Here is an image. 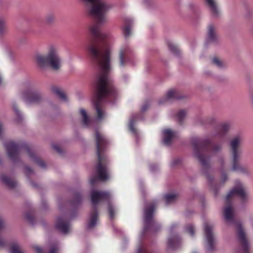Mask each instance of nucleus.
Segmentation results:
<instances>
[{"label":"nucleus","mask_w":253,"mask_h":253,"mask_svg":"<svg viewBox=\"0 0 253 253\" xmlns=\"http://www.w3.org/2000/svg\"><path fill=\"white\" fill-rule=\"evenodd\" d=\"M222 150V144L221 143L213 144L211 145V150L212 154L215 155Z\"/></svg>","instance_id":"nucleus-27"},{"label":"nucleus","mask_w":253,"mask_h":253,"mask_svg":"<svg viewBox=\"0 0 253 253\" xmlns=\"http://www.w3.org/2000/svg\"><path fill=\"white\" fill-rule=\"evenodd\" d=\"M243 141V137L240 134L234 136L229 141V147L232 155L231 170L241 173L248 174L247 168L242 166L239 163L242 151L240 146Z\"/></svg>","instance_id":"nucleus-8"},{"label":"nucleus","mask_w":253,"mask_h":253,"mask_svg":"<svg viewBox=\"0 0 253 253\" xmlns=\"http://www.w3.org/2000/svg\"><path fill=\"white\" fill-rule=\"evenodd\" d=\"M182 98V97L179 94V92L177 90L171 89L168 91L164 97L159 99L158 103L160 105H162L166 103L167 102L180 99Z\"/></svg>","instance_id":"nucleus-15"},{"label":"nucleus","mask_w":253,"mask_h":253,"mask_svg":"<svg viewBox=\"0 0 253 253\" xmlns=\"http://www.w3.org/2000/svg\"><path fill=\"white\" fill-rule=\"evenodd\" d=\"M21 98L28 104H40L44 98L42 93L38 90H26L21 92Z\"/></svg>","instance_id":"nucleus-10"},{"label":"nucleus","mask_w":253,"mask_h":253,"mask_svg":"<svg viewBox=\"0 0 253 253\" xmlns=\"http://www.w3.org/2000/svg\"><path fill=\"white\" fill-rule=\"evenodd\" d=\"M26 218L27 220L32 224H34V217L31 214L28 213L26 214Z\"/></svg>","instance_id":"nucleus-41"},{"label":"nucleus","mask_w":253,"mask_h":253,"mask_svg":"<svg viewBox=\"0 0 253 253\" xmlns=\"http://www.w3.org/2000/svg\"><path fill=\"white\" fill-rule=\"evenodd\" d=\"M52 148L53 149L56 151L59 154H62L63 153V151L62 150V149L61 148V147L58 145H56V144H55V145H52Z\"/></svg>","instance_id":"nucleus-40"},{"label":"nucleus","mask_w":253,"mask_h":253,"mask_svg":"<svg viewBox=\"0 0 253 253\" xmlns=\"http://www.w3.org/2000/svg\"><path fill=\"white\" fill-rule=\"evenodd\" d=\"M237 196L242 204L248 202L250 198V193L248 188L242 183L239 182L228 193L225 198V207L223 210L224 218L229 225H234L236 227V235L240 244L239 248L235 253H250V246L245 230L236 218L232 199Z\"/></svg>","instance_id":"nucleus-1"},{"label":"nucleus","mask_w":253,"mask_h":253,"mask_svg":"<svg viewBox=\"0 0 253 253\" xmlns=\"http://www.w3.org/2000/svg\"><path fill=\"white\" fill-rule=\"evenodd\" d=\"M12 107L15 112L16 114L17 115V117L19 118V119H21L22 117V115L21 114L20 111L18 110L17 106L15 103H12Z\"/></svg>","instance_id":"nucleus-37"},{"label":"nucleus","mask_w":253,"mask_h":253,"mask_svg":"<svg viewBox=\"0 0 253 253\" xmlns=\"http://www.w3.org/2000/svg\"><path fill=\"white\" fill-rule=\"evenodd\" d=\"M96 153L98 163L96 166L97 176H93L90 179V183L93 185L98 180L105 181L108 178V169L106 165L108 163L107 156L104 154L108 141L105 137L97 130L95 132Z\"/></svg>","instance_id":"nucleus-4"},{"label":"nucleus","mask_w":253,"mask_h":253,"mask_svg":"<svg viewBox=\"0 0 253 253\" xmlns=\"http://www.w3.org/2000/svg\"><path fill=\"white\" fill-rule=\"evenodd\" d=\"M55 19V15L52 13H48L45 17V22L48 24H52Z\"/></svg>","instance_id":"nucleus-32"},{"label":"nucleus","mask_w":253,"mask_h":253,"mask_svg":"<svg viewBox=\"0 0 253 253\" xmlns=\"http://www.w3.org/2000/svg\"><path fill=\"white\" fill-rule=\"evenodd\" d=\"M59 247L57 245L52 246L49 251V253H58Z\"/></svg>","instance_id":"nucleus-38"},{"label":"nucleus","mask_w":253,"mask_h":253,"mask_svg":"<svg viewBox=\"0 0 253 253\" xmlns=\"http://www.w3.org/2000/svg\"><path fill=\"white\" fill-rule=\"evenodd\" d=\"M51 91L56 94L59 98H60L61 100L66 101H67V97L64 92L59 87L52 86L50 88Z\"/></svg>","instance_id":"nucleus-24"},{"label":"nucleus","mask_w":253,"mask_h":253,"mask_svg":"<svg viewBox=\"0 0 253 253\" xmlns=\"http://www.w3.org/2000/svg\"><path fill=\"white\" fill-rule=\"evenodd\" d=\"M177 195L173 193H169L164 196V198L166 205H169L175 201Z\"/></svg>","instance_id":"nucleus-26"},{"label":"nucleus","mask_w":253,"mask_h":253,"mask_svg":"<svg viewBox=\"0 0 253 253\" xmlns=\"http://www.w3.org/2000/svg\"><path fill=\"white\" fill-rule=\"evenodd\" d=\"M22 249L17 243H13L10 248V253H22Z\"/></svg>","instance_id":"nucleus-28"},{"label":"nucleus","mask_w":253,"mask_h":253,"mask_svg":"<svg viewBox=\"0 0 253 253\" xmlns=\"http://www.w3.org/2000/svg\"><path fill=\"white\" fill-rule=\"evenodd\" d=\"M231 125L229 123H223L220 124L216 129V135L219 137L223 136L229 130Z\"/></svg>","instance_id":"nucleus-21"},{"label":"nucleus","mask_w":253,"mask_h":253,"mask_svg":"<svg viewBox=\"0 0 253 253\" xmlns=\"http://www.w3.org/2000/svg\"><path fill=\"white\" fill-rule=\"evenodd\" d=\"M212 63L219 68H223L226 67L225 64L217 57H214L212 59Z\"/></svg>","instance_id":"nucleus-29"},{"label":"nucleus","mask_w":253,"mask_h":253,"mask_svg":"<svg viewBox=\"0 0 253 253\" xmlns=\"http://www.w3.org/2000/svg\"><path fill=\"white\" fill-rule=\"evenodd\" d=\"M163 143L166 145H169L172 139L176 136V132L170 129H165L163 131Z\"/></svg>","instance_id":"nucleus-20"},{"label":"nucleus","mask_w":253,"mask_h":253,"mask_svg":"<svg viewBox=\"0 0 253 253\" xmlns=\"http://www.w3.org/2000/svg\"><path fill=\"white\" fill-rule=\"evenodd\" d=\"M5 226V224L3 220L0 217V231L2 230ZM4 245V241L0 238V246H3Z\"/></svg>","instance_id":"nucleus-35"},{"label":"nucleus","mask_w":253,"mask_h":253,"mask_svg":"<svg viewBox=\"0 0 253 253\" xmlns=\"http://www.w3.org/2000/svg\"><path fill=\"white\" fill-rule=\"evenodd\" d=\"M177 225L172 224L169 229V237L168 239V251H174L178 248L181 243V240L179 236L174 232V230L176 228Z\"/></svg>","instance_id":"nucleus-12"},{"label":"nucleus","mask_w":253,"mask_h":253,"mask_svg":"<svg viewBox=\"0 0 253 253\" xmlns=\"http://www.w3.org/2000/svg\"><path fill=\"white\" fill-rule=\"evenodd\" d=\"M180 162L181 160L180 159L176 158L172 161V162H171V166L172 167H174L180 164Z\"/></svg>","instance_id":"nucleus-43"},{"label":"nucleus","mask_w":253,"mask_h":253,"mask_svg":"<svg viewBox=\"0 0 253 253\" xmlns=\"http://www.w3.org/2000/svg\"><path fill=\"white\" fill-rule=\"evenodd\" d=\"M207 39L208 42L214 43H217L220 41L219 37L217 33L216 27L212 24L208 25Z\"/></svg>","instance_id":"nucleus-17"},{"label":"nucleus","mask_w":253,"mask_h":253,"mask_svg":"<svg viewBox=\"0 0 253 253\" xmlns=\"http://www.w3.org/2000/svg\"><path fill=\"white\" fill-rule=\"evenodd\" d=\"M111 195L108 192L92 190L90 193V197L92 209L90 211L87 229L93 228L97 223L98 212L97 205L100 202L106 200L108 201V211L110 218L113 219L115 216V209L113 204L109 201Z\"/></svg>","instance_id":"nucleus-5"},{"label":"nucleus","mask_w":253,"mask_h":253,"mask_svg":"<svg viewBox=\"0 0 253 253\" xmlns=\"http://www.w3.org/2000/svg\"><path fill=\"white\" fill-rule=\"evenodd\" d=\"M1 179L2 182L9 188H13L17 186L16 181L6 175H2L1 176Z\"/></svg>","instance_id":"nucleus-23"},{"label":"nucleus","mask_w":253,"mask_h":253,"mask_svg":"<svg viewBox=\"0 0 253 253\" xmlns=\"http://www.w3.org/2000/svg\"><path fill=\"white\" fill-rule=\"evenodd\" d=\"M249 94H250L251 103L253 105V90H252L250 91Z\"/></svg>","instance_id":"nucleus-47"},{"label":"nucleus","mask_w":253,"mask_h":253,"mask_svg":"<svg viewBox=\"0 0 253 253\" xmlns=\"http://www.w3.org/2000/svg\"><path fill=\"white\" fill-rule=\"evenodd\" d=\"M4 147L6 150L7 155L11 160L14 162L19 160V152L21 149L23 148L22 146L13 141H9L4 143ZM23 148L34 162L37 164L42 169L46 168L45 163L34 154L29 146L25 145Z\"/></svg>","instance_id":"nucleus-7"},{"label":"nucleus","mask_w":253,"mask_h":253,"mask_svg":"<svg viewBox=\"0 0 253 253\" xmlns=\"http://www.w3.org/2000/svg\"><path fill=\"white\" fill-rule=\"evenodd\" d=\"M6 31V27L4 21L0 18V35L4 33Z\"/></svg>","instance_id":"nucleus-34"},{"label":"nucleus","mask_w":253,"mask_h":253,"mask_svg":"<svg viewBox=\"0 0 253 253\" xmlns=\"http://www.w3.org/2000/svg\"><path fill=\"white\" fill-rule=\"evenodd\" d=\"M193 253H197L196 252H194Z\"/></svg>","instance_id":"nucleus-51"},{"label":"nucleus","mask_w":253,"mask_h":253,"mask_svg":"<svg viewBox=\"0 0 253 253\" xmlns=\"http://www.w3.org/2000/svg\"><path fill=\"white\" fill-rule=\"evenodd\" d=\"M80 112L83 125L84 126H88L90 123V120L88 117L85 110L84 109H81Z\"/></svg>","instance_id":"nucleus-25"},{"label":"nucleus","mask_w":253,"mask_h":253,"mask_svg":"<svg viewBox=\"0 0 253 253\" xmlns=\"http://www.w3.org/2000/svg\"><path fill=\"white\" fill-rule=\"evenodd\" d=\"M82 201V197L79 193H76L74 194V199L72 203V205L75 207L79 205Z\"/></svg>","instance_id":"nucleus-30"},{"label":"nucleus","mask_w":253,"mask_h":253,"mask_svg":"<svg viewBox=\"0 0 253 253\" xmlns=\"http://www.w3.org/2000/svg\"><path fill=\"white\" fill-rule=\"evenodd\" d=\"M213 190H214V194H215V195H216V190H214V189Z\"/></svg>","instance_id":"nucleus-50"},{"label":"nucleus","mask_w":253,"mask_h":253,"mask_svg":"<svg viewBox=\"0 0 253 253\" xmlns=\"http://www.w3.org/2000/svg\"><path fill=\"white\" fill-rule=\"evenodd\" d=\"M150 168L152 171H155L158 169V166L157 165H152Z\"/></svg>","instance_id":"nucleus-45"},{"label":"nucleus","mask_w":253,"mask_h":253,"mask_svg":"<svg viewBox=\"0 0 253 253\" xmlns=\"http://www.w3.org/2000/svg\"><path fill=\"white\" fill-rule=\"evenodd\" d=\"M56 228L62 233L66 234L70 230L69 221L65 216L59 217L56 223Z\"/></svg>","instance_id":"nucleus-16"},{"label":"nucleus","mask_w":253,"mask_h":253,"mask_svg":"<svg viewBox=\"0 0 253 253\" xmlns=\"http://www.w3.org/2000/svg\"><path fill=\"white\" fill-rule=\"evenodd\" d=\"M150 104L148 102H145L143 104L141 108V111L142 112H145L149 107Z\"/></svg>","instance_id":"nucleus-42"},{"label":"nucleus","mask_w":253,"mask_h":253,"mask_svg":"<svg viewBox=\"0 0 253 253\" xmlns=\"http://www.w3.org/2000/svg\"><path fill=\"white\" fill-rule=\"evenodd\" d=\"M133 20L129 16L124 17V24L123 26V31L125 38H127L130 35L131 29L133 26Z\"/></svg>","instance_id":"nucleus-19"},{"label":"nucleus","mask_w":253,"mask_h":253,"mask_svg":"<svg viewBox=\"0 0 253 253\" xmlns=\"http://www.w3.org/2000/svg\"><path fill=\"white\" fill-rule=\"evenodd\" d=\"M34 248L35 249L36 252L37 253H42V249L40 247H38V246H35L34 247Z\"/></svg>","instance_id":"nucleus-46"},{"label":"nucleus","mask_w":253,"mask_h":253,"mask_svg":"<svg viewBox=\"0 0 253 253\" xmlns=\"http://www.w3.org/2000/svg\"><path fill=\"white\" fill-rule=\"evenodd\" d=\"M4 127L3 126L2 124L0 121V137H1L2 136V135H3V134L4 133Z\"/></svg>","instance_id":"nucleus-44"},{"label":"nucleus","mask_w":253,"mask_h":253,"mask_svg":"<svg viewBox=\"0 0 253 253\" xmlns=\"http://www.w3.org/2000/svg\"><path fill=\"white\" fill-rule=\"evenodd\" d=\"M80 0L84 4L88 14L96 21L89 28L93 38H109V34L100 31V26L106 22V13L112 7L111 5L104 0Z\"/></svg>","instance_id":"nucleus-2"},{"label":"nucleus","mask_w":253,"mask_h":253,"mask_svg":"<svg viewBox=\"0 0 253 253\" xmlns=\"http://www.w3.org/2000/svg\"><path fill=\"white\" fill-rule=\"evenodd\" d=\"M157 202H151L146 205L144 210V220L145 226L143 230L144 234L148 230L155 232L161 229V226L153 217L155 210H156Z\"/></svg>","instance_id":"nucleus-9"},{"label":"nucleus","mask_w":253,"mask_h":253,"mask_svg":"<svg viewBox=\"0 0 253 253\" xmlns=\"http://www.w3.org/2000/svg\"><path fill=\"white\" fill-rule=\"evenodd\" d=\"M37 66L42 70L50 66L54 70H59L61 67L62 60L58 53L57 48L50 45L46 54H38L35 57Z\"/></svg>","instance_id":"nucleus-6"},{"label":"nucleus","mask_w":253,"mask_h":253,"mask_svg":"<svg viewBox=\"0 0 253 253\" xmlns=\"http://www.w3.org/2000/svg\"><path fill=\"white\" fill-rule=\"evenodd\" d=\"M186 115V111L184 110H180L176 115L177 119L181 123Z\"/></svg>","instance_id":"nucleus-33"},{"label":"nucleus","mask_w":253,"mask_h":253,"mask_svg":"<svg viewBox=\"0 0 253 253\" xmlns=\"http://www.w3.org/2000/svg\"><path fill=\"white\" fill-rule=\"evenodd\" d=\"M31 184L34 187H37L38 186L37 184L34 183L32 181H31Z\"/></svg>","instance_id":"nucleus-48"},{"label":"nucleus","mask_w":253,"mask_h":253,"mask_svg":"<svg viewBox=\"0 0 253 253\" xmlns=\"http://www.w3.org/2000/svg\"><path fill=\"white\" fill-rule=\"evenodd\" d=\"M204 229L207 240L206 246V252L207 253H212L215 251V239L213 232V225L208 223H205Z\"/></svg>","instance_id":"nucleus-11"},{"label":"nucleus","mask_w":253,"mask_h":253,"mask_svg":"<svg viewBox=\"0 0 253 253\" xmlns=\"http://www.w3.org/2000/svg\"><path fill=\"white\" fill-rule=\"evenodd\" d=\"M148 1L149 0H144V2L146 4L148 2Z\"/></svg>","instance_id":"nucleus-49"},{"label":"nucleus","mask_w":253,"mask_h":253,"mask_svg":"<svg viewBox=\"0 0 253 253\" xmlns=\"http://www.w3.org/2000/svg\"><path fill=\"white\" fill-rule=\"evenodd\" d=\"M168 46L169 47V49L174 54L178 55L179 53V49H178L177 46L171 42H168Z\"/></svg>","instance_id":"nucleus-31"},{"label":"nucleus","mask_w":253,"mask_h":253,"mask_svg":"<svg viewBox=\"0 0 253 253\" xmlns=\"http://www.w3.org/2000/svg\"><path fill=\"white\" fill-rule=\"evenodd\" d=\"M191 143L193 148V155L201 166V171L206 177L209 182L213 180L212 169L210 163V157L206 154L205 150L209 146L211 145V140L209 138H201L193 137Z\"/></svg>","instance_id":"nucleus-3"},{"label":"nucleus","mask_w":253,"mask_h":253,"mask_svg":"<svg viewBox=\"0 0 253 253\" xmlns=\"http://www.w3.org/2000/svg\"><path fill=\"white\" fill-rule=\"evenodd\" d=\"M186 230L191 236H193L194 235V227L193 225H188L186 227Z\"/></svg>","instance_id":"nucleus-36"},{"label":"nucleus","mask_w":253,"mask_h":253,"mask_svg":"<svg viewBox=\"0 0 253 253\" xmlns=\"http://www.w3.org/2000/svg\"><path fill=\"white\" fill-rule=\"evenodd\" d=\"M132 49L128 45H124L120 49L119 55V66L124 67L133 56Z\"/></svg>","instance_id":"nucleus-13"},{"label":"nucleus","mask_w":253,"mask_h":253,"mask_svg":"<svg viewBox=\"0 0 253 253\" xmlns=\"http://www.w3.org/2000/svg\"><path fill=\"white\" fill-rule=\"evenodd\" d=\"M206 5L213 17H217L220 15V10L216 0H204Z\"/></svg>","instance_id":"nucleus-18"},{"label":"nucleus","mask_w":253,"mask_h":253,"mask_svg":"<svg viewBox=\"0 0 253 253\" xmlns=\"http://www.w3.org/2000/svg\"><path fill=\"white\" fill-rule=\"evenodd\" d=\"M139 119V115L134 114L133 115L129 120V129L130 131L136 136L138 135L137 130L134 127V125L135 122Z\"/></svg>","instance_id":"nucleus-22"},{"label":"nucleus","mask_w":253,"mask_h":253,"mask_svg":"<svg viewBox=\"0 0 253 253\" xmlns=\"http://www.w3.org/2000/svg\"><path fill=\"white\" fill-rule=\"evenodd\" d=\"M217 162L219 164V170L221 174L220 182L222 184H224L228 179L227 172L228 168L223 155H219L218 157Z\"/></svg>","instance_id":"nucleus-14"},{"label":"nucleus","mask_w":253,"mask_h":253,"mask_svg":"<svg viewBox=\"0 0 253 253\" xmlns=\"http://www.w3.org/2000/svg\"><path fill=\"white\" fill-rule=\"evenodd\" d=\"M25 173L27 176H29L31 175L34 174V171L29 167H25Z\"/></svg>","instance_id":"nucleus-39"}]
</instances>
